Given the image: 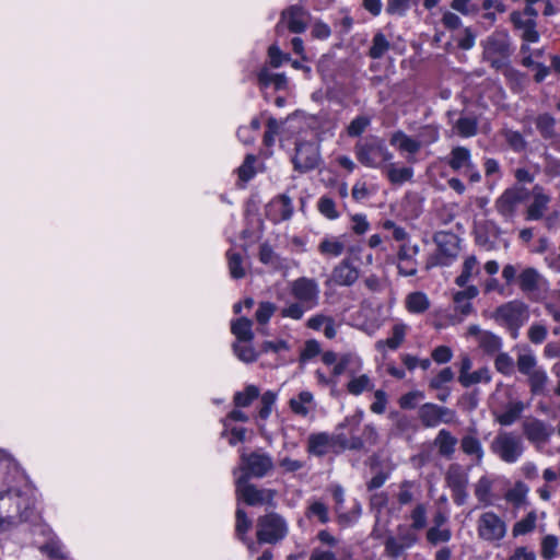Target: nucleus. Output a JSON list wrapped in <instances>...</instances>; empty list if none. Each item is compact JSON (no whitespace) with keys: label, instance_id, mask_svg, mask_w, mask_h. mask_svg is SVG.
Listing matches in <instances>:
<instances>
[{"label":"nucleus","instance_id":"nucleus-1","mask_svg":"<svg viewBox=\"0 0 560 560\" xmlns=\"http://www.w3.org/2000/svg\"><path fill=\"white\" fill-rule=\"evenodd\" d=\"M363 418L362 411L347 417L343 422L339 423L332 435L326 433H317V455L326 451L335 453L352 450L361 451L365 443L375 445L378 434L373 424H366L363 429L362 436L354 435V431L359 428Z\"/></svg>","mask_w":560,"mask_h":560},{"label":"nucleus","instance_id":"nucleus-2","mask_svg":"<svg viewBox=\"0 0 560 560\" xmlns=\"http://www.w3.org/2000/svg\"><path fill=\"white\" fill-rule=\"evenodd\" d=\"M491 318L500 326L505 327L515 339L520 328L528 318L527 306L518 300L510 301L498 306L491 314Z\"/></svg>","mask_w":560,"mask_h":560},{"label":"nucleus","instance_id":"nucleus-3","mask_svg":"<svg viewBox=\"0 0 560 560\" xmlns=\"http://www.w3.org/2000/svg\"><path fill=\"white\" fill-rule=\"evenodd\" d=\"M256 528L258 544L276 545L288 534L285 520L275 512L259 516L257 518Z\"/></svg>","mask_w":560,"mask_h":560},{"label":"nucleus","instance_id":"nucleus-4","mask_svg":"<svg viewBox=\"0 0 560 560\" xmlns=\"http://www.w3.org/2000/svg\"><path fill=\"white\" fill-rule=\"evenodd\" d=\"M272 457L261 450H256L250 453H242L240 456V466L234 469L233 474L240 470L242 474L238 477L264 478L273 470Z\"/></svg>","mask_w":560,"mask_h":560},{"label":"nucleus","instance_id":"nucleus-5","mask_svg":"<svg viewBox=\"0 0 560 560\" xmlns=\"http://www.w3.org/2000/svg\"><path fill=\"white\" fill-rule=\"evenodd\" d=\"M490 450L506 464L516 463L524 453L522 438L513 432L501 431L492 440Z\"/></svg>","mask_w":560,"mask_h":560},{"label":"nucleus","instance_id":"nucleus-6","mask_svg":"<svg viewBox=\"0 0 560 560\" xmlns=\"http://www.w3.org/2000/svg\"><path fill=\"white\" fill-rule=\"evenodd\" d=\"M354 151L358 161L368 167H380L382 162H388L393 159V154L387 150L384 142L376 138L358 142Z\"/></svg>","mask_w":560,"mask_h":560},{"label":"nucleus","instance_id":"nucleus-7","mask_svg":"<svg viewBox=\"0 0 560 560\" xmlns=\"http://www.w3.org/2000/svg\"><path fill=\"white\" fill-rule=\"evenodd\" d=\"M22 493L19 489H9L4 492L0 493V510L5 508L7 505L14 504L16 509V514L0 515V528L3 530L15 527L19 523L27 522L31 518L32 511L25 505L22 509L21 504Z\"/></svg>","mask_w":560,"mask_h":560},{"label":"nucleus","instance_id":"nucleus-8","mask_svg":"<svg viewBox=\"0 0 560 560\" xmlns=\"http://www.w3.org/2000/svg\"><path fill=\"white\" fill-rule=\"evenodd\" d=\"M246 477H237L235 479L236 501H243L249 506H258L264 504L271 505L273 503L275 491L271 489H258L249 482Z\"/></svg>","mask_w":560,"mask_h":560},{"label":"nucleus","instance_id":"nucleus-9","mask_svg":"<svg viewBox=\"0 0 560 560\" xmlns=\"http://www.w3.org/2000/svg\"><path fill=\"white\" fill-rule=\"evenodd\" d=\"M445 483L452 491L454 503L464 505L468 498V472L459 464H451L445 472Z\"/></svg>","mask_w":560,"mask_h":560},{"label":"nucleus","instance_id":"nucleus-10","mask_svg":"<svg viewBox=\"0 0 560 560\" xmlns=\"http://www.w3.org/2000/svg\"><path fill=\"white\" fill-rule=\"evenodd\" d=\"M506 529L505 522L494 512L482 513L477 521L478 537L488 542L503 539Z\"/></svg>","mask_w":560,"mask_h":560},{"label":"nucleus","instance_id":"nucleus-11","mask_svg":"<svg viewBox=\"0 0 560 560\" xmlns=\"http://www.w3.org/2000/svg\"><path fill=\"white\" fill-rule=\"evenodd\" d=\"M418 418L424 428H435L440 423H452L456 412L444 406L433 402H425L418 409Z\"/></svg>","mask_w":560,"mask_h":560},{"label":"nucleus","instance_id":"nucleus-12","mask_svg":"<svg viewBox=\"0 0 560 560\" xmlns=\"http://www.w3.org/2000/svg\"><path fill=\"white\" fill-rule=\"evenodd\" d=\"M528 191L524 187H510L495 200L494 207L505 220H512L517 207L526 199Z\"/></svg>","mask_w":560,"mask_h":560},{"label":"nucleus","instance_id":"nucleus-13","mask_svg":"<svg viewBox=\"0 0 560 560\" xmlns=\"http://www.w3.org/2000/svg\"><path fill=\"white\" fill-rule=\"evenodd\" d=\"M315 133L311 132V139L304 140L299 138L295 141V153L292 158L294 170L305 173L315 168Z\"/></svg>","mask_w":560,"mask_h":560},{"label":"nucleus","instance_id":"nucleus-14","mask_svg":"<svg viewBox=\"0 0 560 560\" xmlns=\"http://www.w3.org/2000/svg\"><path fill=\"white\" fill-rule=\"evenodd\" d=\"M306 18L307 14L302 7L291 5L282 11L281 19L276 25V33L281 35L285 30L294 34L302 33L306 27Z\"/></svg>","mask_w":560,"mask_h":560},{"label":"nucleus","instance_id":"nucleus-15","mask_svg":"<svg viewBox=\"0 0 560 560\" xmlns=\"http://www.w3.org/2000/svg\"><path fill=\"white\" fill-rule=\"evenodd\" d=\"M433 241L439 248V265H450L458 255L459 238L452 232H438L433 236Z\"/></svg>","mask_w":560,"mask_h":560},{"label":"nucleus","instance_id":"nucleus-16","mask_svg":"<svg viewBox=\"0 0 560 560\" xmlns=\"http://www.w3.org/2000/svg\"><path fill=\"white\" fill-rule=\"evenodd\" d=\"M485 55L491 58L492 67L499 68V60L493 57L505 58L510 55V36L508 32H494L485 43Z\"/></svg>","mask_w":560,"mask_h":560},{"label":"nucleus","instance_id":"nucleus-17","mask_svg":"<svg viewBox=\"0 0 560 560\" xmlns=\"http://www.w3.org/2000/svg\"><path fill=\"white\" fill-rule=\"evenodd\" d=\"M420 247L418 244L410 242L402 243L397 252L398 258V272L404 277H413L418 272V261L416 256L419 254Z\"/></svg>","mask_w":560,"mask_h":560},{"label":"nucleus","instance_id":"nucleus-18","mask_svg":"<svg viewBox=\"0 0 560 560\" xmlns=\"http://www.w3.org/2000/svg\"><path fill=\"white\" fill-rule=\"evenodd\" d=\"M550 200V197L546 195L540 187L535 186L533 189V200L525 211V220H541L545 217Z\"/></svg>","mask_w":560,"mask_h":560},{"label":"nucleus","instance_id":"nucleus-19","mask_svg":"<svg viewBox=\"0 0 560 560\" xmlns=\"http://www.w3.org/2000/svg\"><path fill=\"white\" fill-rule=\"evenodd\" d=\"M534 124L544 140L551 143L560 140V131L557 127V119L551 114L542 113L537 115L534 119Z\"/></svg>","mask_w":560,"mask_h":560},{"label":"nucleus","instance_id":"nucleus-20","mask_svg":"<svg viewBox=\"0 0 560 560\" xmlns=\"http://www.w3.org/2000/svg\"><path fill=\"white\" fill-rule=\"evenodd\" d=\"M523 432L526 439L532 443H546L552 430L549 429L544 421L532 419L523 422Z\"/></svg>","mask_w":560,"mask_h":560},{"label":"nucleus","instance_id":"nucleus-21","mask_svg":"<svg viewBox=\"0 0 560 560\" xmlns=\"http://www.w3.org/2000/svg\"><path fill=\"white\" fill-rule=\"evenodd\" d=\"M544 282V277L533 267L523 269L517 277L518 287L525 294L538 291Z\"/></svg>","mask_w":560,"mask_h":560},{"label":"nucleus","instance_id":"nucleus-22","mask_svg":"<svg viewBox=\"0 0 560 560\" xmlns=\"http://www.w3.org/2000/svg\"><path fill=\"white\" fill-rule=\"evenodd\" d=\"M358 278L359 270L352 265L350 259H343L335 267L331 273L332 281L341 285H351Z\"/></svg>","mask_w":560,"mask_h":560},{"label":"nucleus","instance_id":"nucleus-23","mask_svg":"<svg viewBox=\"0 0 560 560\" xmlns=\"http://www.w3.org/2000/svg\"><path fill=\"white\" fill-rule=\"evenodd\" d=\"M433 444L442 457L451 459L455 453L457 439L448 430L442 429L438 432Z\"/></svg>","mask_w":560,"mask_h":560},{"label":"nucleus","instance_id":"nucleus-24","mask_svg":"<svg viewBox=\"0 0 560 560\" xmlns=\"http://www.w3.org/2000/svg\"><path fill=\"white\" fill-rule=\"evenodd\" d=\"M524 409L525 405L523 401H510L501 413L494 412L495 421L501 425L510 427L521 418Z\"/></svg>","mask_w":560,"mask_h":560},{"label":"nucleus","instance_id":"nucleus-25","mask_svg":"<svg viewBox=\"0 0 560 560\" xmlns=\"http://www.w3.org/2000/svg\"><path fill=\"white\" fill-rule=\"evenodd\" d=\"M447 164L453 171L472 168L470 150L466 147H455L450 153Z\"/></svg>","mask_w":560,"mask_h":560},{"label":"nucleus","instance_id":"nucleus-26","mask_svg":"<svg viewBox=\"0 0 560 560\" xmlns=\"http://www.w3.org/2000/svg\"><path fill=\"white\" fill-rule=\"evenodd\" d=\"M390 144L411 155L416 154L421 149L420 141L412 139L402 131H396L392 135Z\"/></svg>","mask_w":560,"mask_h":560},{"label":"nucleus","instance_id":"nucleus-27","mask_svg":"<svg viewBox=\"0 0 560 560\" xmlns=\"http://www.w3.org/2000/svg\"><path fill=\"white\" fill-rule=\"evenodd\" d=\"M293 295L302 303L315 296V282L307 278H299L292 283Z\"/></svg>","mask_w":560,"mask_h":560},{"label":"nucleus","instance_id":"nucleus-28","mask_svg":"<svg viewBox=\"0 0 560 560\" xmlns=\"http://www.w3.org/2000/svg\"><path fill=\"white\" fill-rule=\"evenodd\" d=\"M460 448L468 456H475L477 464L483 458V448L481 442L476 435L466 434L460 440Z\"/></svg>","mask_w":560,"mask_h":560},{"label":"nucleus","instance_id":"nucleus-29","mask_svg":"<svg viewBox=\"0 0 560 560\" xmlns=\"http://www.w3.org/2000/svg\"><path fill=\"white\" fill-rule=\"evenodd\" d=\"M253 322L247 317H241L231 325V331L240 342H250L254 338Z\"/></svg>","mask_w":560,"mask_h":560},{"label":"nucleus","instance_id":"nucleus-30","mask_svg":"<svg viewBox=\"0 0 560 560\" xmlns=\"http://www.w3.org/2000/svg\"><path fill=\"white\" fill-rule=\"evenodd\" d=\"M478 260H477V257L471 255V256H468L465 260H464V264H463V269H462V272L460 275L455 279V283L460 287V288H464L467 285V283L469 282L470 278L472 277V275H478L479 273V267H478Z\"/></svg>","mask_w":560,"mask_h":560},{"label":"nucleus","instance_id":"nucleus-31","mask_svg":"<svg viewBox=\"0 0 560 560\" xmlns=\"http://www.w3.org/2000/svg\"><path fill=\"white\" fill-rule=\"evenodd\" d=\"M479 347L487 354H494L502 348V339L492 331L486 330L479 338Z\"/></svg>","mask_w":560,"mask_h":560},{"label":"nucleus","instance_id":"nucleus-32","mask_svg":"<svg viewBox=\"0 0 560 560\" xmlns=\"http://www.w3.org/2000/svg\"><path fill=\"white\" fill-rule=\"evenodd\" d=\"M253 522L242 508H237L235 512V536L242 541H247V532L252 528Z\"/></svg>","mask_w":560,"mask_h":560},{"label":"nucleus","instance_id":"nucleus-33","mask_svg":"<svg viewBox=\"0 0 560 560\" xmlns=\"http://www.w3.org/2000/svg\"><path fill=\"white\" fill-rule=\"evenodd\" d=\"M406 307L410 313L420 314L430 307V302L423 292H412L406 298Z\"/></svg>","mask_w":560,"mask_h":560},{"label":"nucleus","instance_id":"nucleus-34","mask_svg":"<svg viewBox=\"0 0 560 560\" xmlns=\"http://www.w3.org/2000/svg\"><path fill=\"white\" fill-rule=\"evenodd\" d=\"M345 246L346 243L343 236L326 237L322 241L319 245V250L324 255L338 257L343 253Z\"/></svg>","mask_w":560,"mask_h":560},{"label":"nucleus","instance_id":"nucleus-35","mask_svg":"<svg viewBox=\"0 0 560 560\" xmlns=\"http://www.w3.org/2000/svg\"><path fill=\"white\" fill-rule=\"evenodd\" d=\"M405 339V326L404 325H395L393 327V335L392 337L378 340L375 343V347L378 351H383L385 347L389 348L390 350H396L404 341Z\"/></svg>","mask_w":560,"mask_h":560},{"label":"nucleus","instance_id":"nucleus-36","mask_svg":"<svg viewBox=\"0 0 560 560\" xmlns=\"http://www.w3.org/2000/svg\"><path fill=\"white\" fill-rule=\"evenodd\" d=\"M269 210H276L279 212V219L288 220L291 218L293 207L291 199L287 195H279L269 205Z\"/></svg>","mask_w":560,"mask_h":560},{"label":"nucleus","instance_id":"nucleus-37","mask_svg":"<svg viewBox=\"0 0 560 560\" xmlns=\"http://www.w3.org/2000/svg\"><path fill=\"white\" fill-rule=\"evenodd\" d=\"M528 376V383L533 395H544L548 383V375L545 370L538 368Z\"/></svg>","mask_w":560,"mask_h":560},{"label":"nucleus","instance_id":"nucleus-38","mask_svg":"<svg viewBox=\"0 0 560 560\" xmlns=\"http://www.w3.org/2000/svg\"><path fill=\"white\" fill-rule=\"evenodd\" d=\"M457 133L463 138H470L478 132V120L476 117H460L454 125Z\"/></svg>","mask_w":560,"mask_h":560},{"label":"nucleus","instance_id":"nucleus-39","mask_svg":"<svg viewBox=\"0 0 560 560\" xmlns=\"http://www.w3.org/2000/svg\"><path fill=\"white\" fill-rule=\"evenodd\" d=\"M259 388L255 385H247L243 392H236L233 402L236 407H248L255 399L259 397Z\"/></svg>","mask_w":560,"mask_h":560},{"label":"nucleus","instance_id":"nucleus-40","mask_svg":"<svg viewBox=\"0 0 560 560\" xmlns=\"http://www.w3.org/2000/svg\"><path fill=\"white\" fill-rule=\"evenodd\" d=\"M386 174L392 184L400 185L412 178L413 170L411 167L397 168L396 165L392 163L386 167Z\"/></svg>","mask_w":560,"mask_h":560},{"label":"nucleus","instance_id":"nucleus-41","mask_svg":"<svg viewBox=\"0 0 560 560\" xmlns=\"http://www.w3.org/2000/svg\"><path fill=\"white\" fill-rule=\"evenodd\" d=\"M390 48V44L387 40L386 36L377 32L373 39H372V46L369 49V56L372 59H381Z\"/></svg>","mask_w":560,"mask_h":560},{"label":"nucleus","instance_id":"nucleus-42","mask_svg":"<svg viewBox=\"0 0 560 560\" xmlns=\"http://www.w3.org/2000/svg\"><path fill=\"white\" fill-rule=\"evenodd\" d=\"M527 493L528 487L524 482L517 481L514 487L505 493V499L518 508L525 502Z\"/></svg>","mask_w":560,"mask_h":560},{"label":"nucleus","instance_id":"nucleus-43","mask_svg":"<svg viewBox=\"0 0 560 560\" xmlns=\"http://www.w3.org/2000/svg\"><path fill=\"white\" fill-rule=\"evenodd\" d=\"M373 384L370 377L365 374H362L358 377H352L347 384V389L352 395H360L363 392H369L373 389Z\"/></svg>","mask_w":560,"mask_h":560},{"label":"nucleus","instance_id":"nucleus-44","mask_svg":"<svg viewBox=\"0 0 560 560\" xmlns=\"http://www.w3.org/2000/svg\"><path fill=\"white\" fill-rule=\"evenodd\" d=\"M230 275L233 279H242L246 272L243 267V258L241 254L228 250L226 253Z\"/></svg>","mask_w":560,"mask_h":560},{"label":"nucleus","instance_id":"nucleus-45","mask_svg":"<svg viewBox=\"0 0 560 560\" xmlns=\"http://www.w3.org/2000/svg\"><path fill=\"white\" fill-rule=\"evenodd\" d=\"M491 375L487 368L479 369L472 373H468L467 376L459 375L458 381L464 387H469L480 382H490Z\"/></svg>","mask_w":560,"mask_h":560},{"label":"nucleus","instance_id":"nucleus-46","mask_svg":"<svg viewBox=\"0 0 560 560\" xmlns=\"http://www.w3.org/2000/svg\"><path fill=\"white\" fill-rule=\"evenodd\" d=\"M536 513L534 511L529 512L526 517L516 522L513 526V536L525 535L533 532L536 527Z\"/></svg>","mask_w":560,"mask_h":560},{"label":"nucleus","instance_id":"nucleus-47","mask_svg":"<svg viewBox=\"0 0 560 560\" xmlns=\"http://www.w3.org/2000/svg\"><path fill=\"white\" fill-rule=\"evenodd\" d=\"M503 137L513 151L522 152L526 149L527 142L520 131L505 129Z\"/></svg>","mask_w":560,"mask_h":560},{"label":"nucleus","instance_id":"nucleus-48","mask_svg":"<svg viewBox=\"0 0 560 560\" xmlns=\"http://www.w3.org/2000/svg\"><path fill=\"white\" fill-rule=\"evenodd\" d=\"M313 400V394L311 392H302L298 398L290 399V407L292 411L300 416H306L308 409L305 407L306 404H311Z\"/></svg>","mask_w":560,"mask_h":560},{"label":"nucleus","instance_id":"nucleus-49","mask_svg":"<svg viewBox=\"0 0 560 560\" xmlns=\"http://www.w3.org/2000/svg\"><path fill=\"white\" fill-rule=\"evenodd\" d=\"M491 489L492 481L487 476L480 477L475 486V495L478 501L486 504L490 503Z\"/></svg>","mask_w":560,"mask_h":560},{"label":"nucleus","instance_id":"nucleus-50","mask_svg":"<svg viewBox=\"0 0 560 560\" xmlns=\"http://www.w3.org/2000/svg\"><path fill=\"white\" fill-rule=\"evenodd\" d=\"M259 260L265 264V265H269L273 268H279L281 267V259L279 257L278 254H276L272 249V247L267 244V243H264L260 245V249H259Z\"/></svg>","mask_w":560,"mask_h":560},{"label":"nucleus","instance_id":"nucleus-51","mask_svg":"<svg viewBox=\"0 0 560 560\" xmlns=\"http://www.w3.org/2000/svg\"><path fill=\"white\" fill-rule=\"evenodd\" d=\"M411 529L420 530L427 526V508L423 503H419L415 506L410 514Z\"/></svg>","mask_w":560,"mask_h":560},{"label":"nucleus","instance_id":"nucleus-52","mask_svg":"<svg viewBox=\"0 0 560 560\" xmlns=\"http://www.w3.org/2000/svg\"><path fill=\"white\" fill-rule=\"evenodd\" d=\"M537 364V360L534 354L532 353H522L517 357V370L520 373L524 375H529L530 373L535 372Z\"/></svg>","mask_w":560,"mask_h":560},{"label":"nucleus","instance_id":"nucleus-53","mask_svg":"<svg viewBox=\"0 0 560 560\" xmlns=\"http://www.w3.org/2000/svg\"><path fill=\"white\" fill-rule=\"evenodd\" d=\"M362 514V505L360 502L354 501L352 509L349 512L339 513L338 523L342 526H348L357 522Z\"/></svg>","mask_w":560,"mask_h":560},{"label":"nucleus","instance_id":"nucleus-54","mask_svg":"<svg viewBox=\"0 0 560 560\" xmlns=\"http://www.w3.org/2000/svg\"><path fill=\"white\" fill-rule=\"evenodd\" d=\"M233 350L237 358L246 363L254 362L258 358V353L252 346L248 345L241 346L240 343L235 342L233 345Z\"/></svg>","mask_w":560,"mask_h":560},{"label":"nucleus","instance_id":"nucleus-55","mask_svg":"<svg viewBox=\"0 0 560 560\" xmlns=\"http://www.w3.org/2000/svg\"><path fill=\"white\" fill-rule=\"evenodd\" d=\"M40 551L48 558L55 560H65L66 556L62 552V546L57 540H49L40 547Z\"/></svg>","mask_w":560,"mask_h":560},{"label":"nucleus","instance_id":"nucleus-56","mask_svg":"<svg viewBox=\"0 0 560 560\" xmlns=\"http://www.w3.org/2000/svg\"><path fill=\"white\" fill-rule=\"evenodd\" d=\"M256 158L253 154L246 155L243 164L238 167V177L243 182H248L255 176L254 163Z\"/></svg>","mask_w":560,"mask_h":560},{"label":"nucleus","instance_id":"nucleus-57","mask_svg":"<svg viewBox=\"0 0 560 560\" xmlns=\"http://www.w3.org/2000/svg\"><path fill=\"white\" fill-rule=\"evenodd\" d=\"M494 365L497 371L504 375H511L513 373L514 362L512 358L505 352L498 353Z\"/></svg>","mask_w":560,"mask_h":560},{"label":"nucleus","instance_id":"nucleus-58","mask_svg":"<svg viewBox=\"0 0 560 560\" xmlns=\"http://www.w3.org/2000/svg\"><path fill=\"white\" fill-rule=\"evenodd\" d=\"M452 537V533L450 529H441L439 527H431L427 532V539L432 545H438L440 542H447Z\"/></svg>","mask_w":560,"mask_h":560},{"label":"nucleus","instance_id":"nucleus-59","mask_svg":"<svg viewBox=\"0 0 560 560\" xmlns=\"http://www.w3.org/2000/svg\"><path fill=\"white\" fill-rule=\"evenodd\" d=\"M318 210L323 215L329 220H335L339 217V212L336 209L335 201L329 197H322L318 203Z\"/></svg>","mask_w":560,"mask_h":560},{"label":"nucleus","instance_id":"nucleus-60","mask_svg":"<svg viewBox=\"0 0 560 560\" xmlns=\"http://www.w3.org/2000/svg\"><path fill=\"white\" fill-rule=\"evenodd\" d=\"M558 539L553 535H547L541 541V557L545 560H551L556 556Z\"/></svg>","mask_w":560,"mask_h":560},{"label":"nucleus","instance_id":"nucleus-61","mask_svg":"<svg viewBox=\"0 0 560 560\" xmlns=\"http://www.w3.org/2000/svg\"><path fill=\"white\" fill-rule=\"evenodd\" d=\"M275 401H276V394L270 390L266 392L261 396V399H260L261 407L258 411V416L260 419L266 420L270 416Z\"/></svg>","mask_w":560,"mask_h":560},{"label":"nucleus","instance_id":"nucleus-62","mask_svg":"<svg viewBox=\"0 0 560 560\" xmlns=\"http://www.w3.org/2000/svg\"><path fill=\"white\" fill-rule=\"evenodd\" d=\"M371 120L368 116L355 117L348 127V135L350 137H359L370 125Z\"/></svg>","mask_w":560,"mask_h":560},{"label":"nucleus","instance_id":"nucleus-63","mask_svg":"<svg viewBox=\"0 0 560 560\" xmlns=\"http://www.w3.org/2000/svg\"><path fill=\"white\" fill-rule=\"evenodd\" d=\"M424 398V394L420 390L409 392L402 395L399 399V406L402 409H413L416 408L419 400Z\"/></svg>","mask_w":560,"mask_h":560},{"label":"nucleus","instance_id":"nucleus-64","mask_svg":"<svg viewBox=\"0 0 560 560\" xmlns=\"http://www.w3.org/2000/svg\"><path fill=\"white\" fill-rule=\"evenodd\" d=\"M269 65L279 68L284 61L290 60L289 54H283L278 46L271 45L268 49Z\"/></svg>","mask_w":560,"mask_h":560}]
</instances>
